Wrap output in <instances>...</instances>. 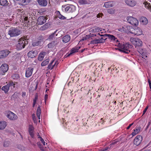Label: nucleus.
I'll return each instance as SVG.
<instances>
[{
    "label": "nucleus",
    "mask_w": 151,
    "mask_h": 151,
    "mask_svg": "<svg viewBox=\"0 0 151 151\" xmlns=\"http://www.w3.org/2000/svg\"><path fill=\"white\" fill-rule=\"evenodd\" d=\"M65 10V12L71 14L72 16V17H74L77 15L78 13L76 9V7L73 5H67Z\"/></svg>",
    "instance_id": "f257e3e1"
},
{
    "label": "nucleus",
    "mask_w": 151,
    "mask_h": 151,
    "mask_svg": "<svg viewBox=\"0 0 151 151\" xmlns=\"http://www.w3.org/2000/svg\"><path fill=\"white\" fill-rule=\"evenodd\" d=\"M21 33V31L19 28L12 27L9 29L8 34L10 37H13L18 36Z\"/></svg>",
    "instance_id": "f03ea898"
},
{
    "label": "nucleus",
    "mask_w": 151,
    "mask_h": 151,
    "mask_svg": "<svg viewBox=\"0 0 151 151\" xmlns=\"http://www.w3.org/2000/svg\"><path fill=\"white\" fill-rule=\"evenodd\" d=\"M118 46L122 50V51L126 53H129L130 52V49L132 47V45L128 43H119Z\"/></svg>",
    "instance_id": "7ed1b4c3"
},
{
    "label": "nucleus",
    "mask_w": 151,
    "mask_h": 151,
    "mask_svg": "<svg viewBox=\"0 0 151 151\" xmlns=\"http://www.w3.org/2000/svg\"><path fill=\"white\" fill-rule=\"evenodd\" d=\"M27 41L24 38L22 37L18 40V43L16 45V47L17 50H19L24 47Z\"/></svg>",
    "instance_id": "20e7f679"
},
{
    "label": "nucleus",
    "mask_w": 151,
    "mask_h": 151,
    "mask_svg": "<svg viewBox=\"0 0 151 151\" xmlns=\"http://www.w3.org/2000/svg\"><path fill=\"white\" fill-rule=\"evenodd\" d=\"M130 40L131 42L137 47L141 46L142 45V42L140 39L138 38H131Z\"/></svg>",
    "instance_id": "39448f33"
},
{
    "label": "nucleus",
    "mask_w": 151,
    "mask_h": 151,
    "mask_svg": "<svg viewBox=\"0 0 151 151\" xmlns=\"http://www.w3.org/2000/svg\"><path fill=\"white\" fill-rule=\"evenodd\" d=\"M128 22L133 25H137L138 24V20L135 18L132 17H129L127 18Z\"/></svg>",
    "instance_id": "423d86ee"
},
{
    "label": "nucleus",
    "mask_w": 151,
    "mask_h": 151,
    "mask_svg": "<svg viewBox=\"0 0 151 151\" xmlns=\"http://www.w3.org/2000/svg\"><path fill=\"white\" fill-rule=\"evenodd\" d=\"M9 69V67L6 64H4L0 67V74L4 75V73L6 72Z\"/></svg>",
    "instance_id": "0eeeda50"
},
{
    "label": "nucleus",
    "mask_w": 151,
    "mask_h": 151,
    "mask_svg": "<svg viewBox=\"0 0 151 151\" xmlns=\"http://www.w3.org/2000/svg\"><path fill=\"white\" fill-rule=\"evenodd\" d=\"M6 116L8 118L12 120H15L17 118V115L10 111L7 112Z\"/></svg>",
    "instance_id": "6e6552de"
},
{
    "label": "nucleus",
    "mask_w": 151,
    "mask_h": 151,
    "mask_svg": "<svg viewBox=\"0 0 151 151\" xmlns=\"http://www.w3.org/2000/svg\"><path fill=\"white\" fill-rule=\"evenodd\" d=\"M45 38L44 36H40L39 37V40H38L32 43V46L35 47L40 45L42 42L45 40Z\"/></svg>",
    "instance_id": "1a4fd4ad"
},
{
    "label": "nucleus",
    "mask_w": 151,
    "mask_h": 151,
    "mask_svg": "<svg viewBox=\"0 0 151 151\" xmlns=\"http://www.w3.org/2000/svg\"><path fill=\"white\" fill-rule=\"evenodd\" d=\"M47 18L45 17L41 16L37 20V24L38 25H42L46 22Z\"/></svg>",
    "instance_id": "9d476101"
},
{
    "label": "nucleus",
    "mask_w": 151,
    "mask_h": 151,
    "mask_svg": "<svg viewBox=\"0 0 151 151\" xmlns=\"http://www.w3.org/2000/svg\"><path fill=\"white\" fill-rule=\"evenodd\" d=\"M132 30H130V32L135 35H139L142 34V30L139 28H137L135 29H134L133 28L131 29Z\"/></svg>",
    "instance_id": "9b49d317"
},
{
    "label": "nucleus",
    "mask_w": 151,
    "mask_h": 151,
    "mask_svg": "<svg viewBox=\"0 0 151 151\" xmlns=\"http://www.w3.org/2000/svg\"><path fill=\"white\" fill-rule=\"evenodd\" d=\"M124 2L128 6L131 7L134 6L137 4L135 0H124Z\"/></svg>",
    "instance_id": "f8f14e48"
},
{
    "label": "nucleus",
    "mask_w": 151,
    "mask_h": 151,
    "mask_svg": "<svg viewBox=\"0 0 151 151\" xmlns=\"http://www.w3.org/2000/svg\"><path fill=\"white\" fill-rule=\"evenodd\" d=\"M59 40L56 38L53 41L49 43L47 45V47L49 48H53L55 46L57 45L59 43Z\"/></svg>",
    "instance_id": "ddd939ff"
},
{
    "label": "nucleus",
    "mask_w": 151,
    "mask_h": 151,
    "mask_svg": "<svg viewBox=\"0 0 151 151\" xmlns=\"http://www.w3.org/2000/svg\"><path fill=\"white\" fill-rule=\"evenodd\" d=\"M9 53V51L7 50L0 51V59L6 57Z\"/></svg>",
    "instance_id": "4468645a"
},
{
    "label": "nucleus",
    "mask_w": 151,
    "mask_h": 151,
    "mask_svg": "<svg viewBox=\"0 0 151 151\" xmlns=\"http://www.w3.org/2000/svg\"><path fill=\"white\" fill-rule=\"evenodd\" d=\"M142 140V137L141 136H137L134 140V143L135 145H138L141 142Z\"/></svg>",
    "instance_id": "2eb2a0df"
},
{
    "label": "nucleus",
    "mask_w": 151,
    "mask_h": 151,
    "mask_svg": "<svg viewBox=\"0 0 151 151\" xmlns=\"http://www.w3.org/2000/svg\"><path fill=\"white\" fill-rule=\"evenodd\" d=\"M80 48V47L77 46L76 47H75L73 48H72L70 50V53L68 54L65 55V57H68L70 55L72 54H73L76 52H78V50Z\"/></svg>",
    "instance_id": "dca6fc26"
},
{
    "label": "nucleus",
    "mask_w": 151,
    "mask_h": 151,
    "mask_svg": "<svg viewBox=\"0 0 151 151\" xmlns=\"http://www.w3.org/2000/svg\"><path fill=\"white\" fill-rule=\"evenodd\" d=\"M37 51L35 50L30 51L28 52L27 55L29 58H33L35 57L37 55Z\"/></svg>",
    "instance_id": "f3484780"
},
{
    "label": "nucleus",
    "mask_w": 151,
    "mask_h": 151,
    "mask_svg": "<svg viewBox=\"0 0 151 151\" xmlns=\"http://www.w3.org/2000/svg\"><path fill=\"white\" fill-rule=\"evenodd\" d=\"M143 1L145 7L151 11V4L150 3L148 2V1L151 2V0H143Z\"/></svg>",
    "instance_id": "a211bd4d"
},
{
    "label": "nucleus",
    "mask_w": 151,
    "mask_h": 151,
    "mask_svg": "<svg viewBox=\"0 0 151 151\" xmlns=\"http://www.w3.org/2000/svg\"><path fill=\"white\" fill-rule=\"evenodd\" d=\"M33 70V68H28L26 71L25 76L27 77H29L31 76Z\"/></svg>",
    "instance_id": "6ab92c4d"
},
{
    "label": "nucleus",
    "mask_w": 151,
    "mask_h": 151,
    "mask_svg": "<svg viewBox=\"0 0 151 151\" xmlns=\"http://www.w3.org/2000/svg\"><path fill=\"white\" fill-rule=\"evenodd\" d=\"M37 1L39 5L42 6H45L47 4L46 0H37Z\"/></svg>",
    "instance_id": "aec40b11"
},
{
    "label": "nucleus",
    "mask_w": 151,
    "mask_h": 151,
    "mask_svg": "<svg viewBox=\"0 0 151 151\" xmlns=\"http://www.w3.org/2000/svg\"><path fill=\"white\" fill-rule=\"evenodd\" d=\"M105 40V39H103L102 37H101L99 39H95L91 41V43L93 44L101 43L104 42Z\"/></svg>",
    "instance_id": "412c9836"
},
{
    "label": "nucleus",
    "mask_w": 151,
    "mask_h": 151,
    "mask_svg": "<svg viewBox=\"0 0 151 151\" xmlns=\"http://www.w3.org/2000/svg\"><path fill=\"white\" fill-rule=\"evenodd\" d=\"M70 39V36L67 35H66L62 38V41L64 43H66L68 42Z\"/></svg>",
    "instance_id": "4be33fe9"
},
{
    "label": "nucleus",
    "mask_w": 151,
    "mask_h": 151,
    "mask_svg": "<svg viewBox=\"0 0 151 151\" xmlns=\"http://www.w3.org/2000/svg\"><path fill=\"white\" fill-rule=\"evenodd\" d=\"M114 6V4L113 2L109 1L105 2L103 6H104L105 8H107L113 7Z\"/></svg>",
    "instance_id": "5701e85b"
},
{
    "label": "nucleus",
    "mask_w": 151,
    "mask_h": 151,
    "mask_svg": "<svg viewBox=\"0 0 151 151\" xmlns=\"http://www.w3.org/2000/svg\"><path fill=\"white\" fill-rule=\"evenodd\" d=\"M57 31V30H56L53 33H52L49 36V37L46 40L50 41L52 40L53 39L55 38V35L56 36L57 35V34H56Z\"/></svg>",
    "instance_id": "b1692460"
},
{
    "label": "nucleus",
    "mask_w": 151,
    "mask_h": 151,
    "mask_svg": "<svg viewBox=\"0 0 151 151\" xmlns=\"http://www.w3.org/2000/svg\"><path fill=\"white\" fill-rule=\"evenodd\" d=\"M6 126V122L4 121H0V130L4 129Z\"/></svg>",
    "instance_id": "393cba45"
},
{
    "label": "nucleus",
    "mask_w": 151,
    "mask_h": 151,
    "mask_svg": "<svg viewBox=\"0 0 151 151\" xmlns=\"http://www.w3.org/2000/svg\"><path fill=\"white\" fill-rule=\"evenodd\" d=\"M141 22L143 24L146 25L148 23V21L147 19L145 17H142L140 19Z\"/></svg>",
    "instance_id": "a878e982"
},
{
    "label": "nucleus",
    "mask_w": 151,
    "mask_h": 151,
    "mask_svg": "<svg viewBox=\"0 0 151 151\" xmlns=\"http://www.w3.org/2000/svg\"><path fill=\"white\" fill-rule=\"evenodd\" d=\"M106 36H108V38L116 42H119L118 40L113 35L110 34H107Z\"/></svg>",
    "instance_id": "bb28decb"
},
{
    "label": "nucleus",
    "mask_w": 151,
    "mask_h": 151,
    "mask_svg": "<svg viewBox=\"0 0 151 151\" xmlns=\"http://www.w3.org/2000/svg\"><path fill=\"white\" fill-rule=\"evenodd\" d=\"M50 26V24L48 23H46L44 25L40 27V29L42 30H45L47 29Z\"/></svg>",
    "instance_id": "cd10ccee"
},
{
    "label": "nucleus",
    "mask_w": 151,
    "mask_h": 151,
    "mask_svg": "<svg viewBox=\"0 0 151 151\" xmlns=\"http://www.w3.org/2000/svg\"><path fill=\"white\" fill-rule=\"evenodd\" d=\"M9 89V86L7 84L6 85L3 86L1 89L5 93H6L8 92Z\"/></svg>",
    "instance_id": "c85d7f7f"
},
{
    "label": "nucleus",
    "mask_w": 151,
    "mask_h": 151,
    "mask_svg": "<svg viewBox=\"0 0 151 151\" xmlns=\"http://www.w3.org/2000/svg\"><path fill=\"white\" fill-rule=\"evenodd\" d=\"M54 62V60H53L49 64V65H48V69H52L53 67H54V66L57 63V65L58 64V63H57L56 62H55L54 63V64L53 65H52V64Z\"/></svg>",
    "instance_id": "c756f323"
},
{
    "label": "nucleus",
    "mask_w": 151,
    "mask_h": 151,
    "mask_svg": "<svg viewBox=\"0 0 151 151\" xmlns=\"http://www.w3.org/2000/svg\"><path fill=\"white\" fill-rule=\"evenodd\" d=\"M45 54V52H42L40 53L38 58V60L40 61H42L43 59Z\"/></svg>",
    "instance_id": "7c9ffc66"
},
{
    "label": "nucleus",
    "mask_w": 151,
    "mask_h": 151,
    "mask_svg": "<svg viewBox=\"0 0 151 151\" xmlns=\"http://www.w3.org/2000/svg\"><path fill=\"white\" fill-rule=\"evenodd\" d=\"M138 52L142 55H146V51L144 49L140 48L138 50Z\"/></svg>",
    "instance_id": "2f4dec72"
},
{
    "label": "nucleus",
    "mask_w": 151,
    "mask_h": 151,
    "mask_svg": "<svg viewBox=\"0 0 151 151\" xmlns=\"http://www.w3.org/2000/svg\"><path fill=\"white\" fill-rule=\"evenodd\" d=\"M41 110L40 106H39L37 111V115L39 119H40V115L41 114Z\"/></svg>",
    "instance_id": "473e14b6"
},
{
    "label": "nucleus",
    "mask_w": 151,
    "mask_h": 151,
    "mask_svg": "<svg viewBox=\"0 0 151 151\" xmlns=\"http://www.w3.org/2000/svg\"><path fill=\"white\" fill-rule=\"evenodd\" d=\"M115 11L116 10L114 8L109 9L107 10V12L111 14H114L115 13Z\"/></svg>",
    "instance_id": "72a5a7b5"
},
{
    "label": "nucleus",
    "mask_w": 151,
    "mask_h": 151,
    "mask_svg": "<svg viewBox=\"0 0 151 151\" xmlns=\"http://www.w3.org/2000/svg\"><path fill=\"white\" fill-rule=\"evenodd\" d=\"M99 31L100 29L97 27H94L90 29V31L92 32H98Z\"/></svg>",
    "instance_id": "f704fd0d"
},
{
    "label": "nucleus",
    "mask_w": 151,
    "mask_h": 151,
    "mask_svg": "<svg viewBox=\"0 0 151 151\" xmlns=\"http://www.w3.org/2000/svg\"><path fill=\"white\" fill-rule=\"evenodd\" d=\"M0 4L2 6H6L8 5L6 0H0Z\"/></svg>",
    "instance_id": "c9c22d12"
},
{
    "label": "nucleus",
    "mask_w": 151,
    "mask_h": 151,
    "mask_svg": "<svg viewBox=\"0 0 151 151\" xmlns=\"http://www.w3.org/2000/svg\"><path fill=\"white\" fill-rule=\"evenodd\" d=\"M11 145V142L10 141L6 140L4 142V147H9Z\"/></svg>",
    "instance_id": "e433bc0d"
},
{
    "label": "nucleus",
    "mask_w": 151,
    "mask_h": 151,
    "mask_svg": "<svg viewBox=\"0 0 151 151\" xmlns=\"http://www.w3.org/2000/svg\"><path fill=\"white\" fill-rule=\"evenodd\" d=\"M57 14L58 15V17L60 19H65V17L61 15L60 14V12L59 11H57L56 12Z\"/></svg>",
    "instance_id": "4c0bfd02"
},
{
    "label": "nucleus",
    "mask_w": 151,
    "mask_h": 151,
    "mask_svg": "<svg viewBox=\"0 0 151 151\" xmlns=\"http://www.w3.org/2000/svg\"><path fill=\"white\" fill-rule=\"evenodd\" d=\"M23 19H24V22L26 23V24L25 25V26L26 25H28V24H29V18H28V17H23Z\"/></svg>",
    "instance_id": "58836bf2"
},
{
    "label": "nucleus",
    "mask_w": 151,
    "mask_h": 151,
    "mask_svg": "<svg viewBox=\"0 0 151 151\" xmlns=\"http://www.w3.org/2000/svg\"><path fill=\"white\" fill-rule=\"evenodd\" d=\"M79 3L81 4H88V2L86 0H79Z\"/></svg>",
    "instance_id": "ea45409f"
},
{
    "label": "nucleus",
    "mask_w": 151,
    "mask_h": 151,
    "mask_svg": "<svg viewBox=\"0 0 151 151\" xmlns=\"http://www.w3.org/2000/svg\"><path fill=\"white\" fill-rule=\"evenodd\" d=\"M49 62V60L48 59H47L42 62L41 64V65L42 66H45L48 64Z\"/></svg>",
    "instance_id": "a19ab883"
},
{
    "label": "nucleus",
    "mask_w": 151,
    "mask_h": 151,
    "mask_svg": "<svg viewBox=\"0 0 151 151\" xmlns=\"http://www.w3.org/2000/svg\"><path fill=\"white\" fill-rule=\"evenodd\" d=\"M140 131L139 129H137L134 130V132H132V134L133 136H134L138 134Z\"/></svg>",
    "instance_id": "79ce46f5"
},
{
    "label": "nucleus",
    "mask_w": 151,
    "mask_h": 151,
    "mask_svg": "<svg viewBox=\"0 0 151 151\" xmlns=\"http://www.w3.org/2000/svg\"><path fill=\"white\" fill-rule=\"evenodd\" d=\"M147 56L146 55H142V56L140 57V59L144 62H145L146 60V58Z\"/></svg>",
    "instance_id": "37998d69"
},
{
    "label": "nucleus",
    "mask_w": 151,
    "mask_h": 151,
    "mask_svg": "<svg viewBox=\"0 0 151 151\" xmlns=\"http://www.w3.org/2000/svg\"><path fill=\"white\" fill-rule=\"evenodd\" d=\"M12 77L14 79H17L19 78V76L18 74H14L12 75Z\"/></svg>",
    "instance_id": "c03bdc74"
},
{
    "label": "nucleus",
    "mask_w": 151,
    "mask_h": 151,
    "mask_svg": "<svg viewBox=\"0 0 151 151\" xmlns=\"http://www.w3.org/2000/svg\"><path fill=\"white\" fill-rule=\"evenodd\" d=\"M38 97L37 95H36L35 96V99H33V107H34L35 104L36 102V101L37 99H38Z\"/></svg>",
    "instance_id": "a18cd8bd"
},
{
    "label": "nucleus",
    "mask_w": 151,
    "mask_h": 151,
    "mask_svg": "<svg viewBox=\"0 0 151 151\" xmlns=\"http://www.w3.org/2000/svg\"><path fill=\"white\" fill-rule=\"evenodd\" d=\"M116 32L119 31L122 32H125L124 29L123 27H122V28L118 29H116Z\"/></svg>",
    "instance_id": "49530a36"
},
{
    "label": "nucleus",
    "mask_w": 151,
    "mask_h": 151,
    "mask_svg": "<svg viewBox=\"0 0 151 151\" xmlns=\"http://www.w3.org/2000/svg\"><path fill=\"white\" fill-rule=\"evenodd\" d=\"M90 38V36L89 35H86L85 36L83 37L82 40H86Z\"/></svg>",
    "instance_id": "de8ad7c7"
},
{
    "label": "nucleus",
    "mask_w": 151,
    "mask_h": 151,
    "mask_svg": "<svg viewBox=\"0 0 151 151\" xmlns=\"http://www.w3.org/2000/svg\"><path fill=\"white\" fill-rule=\"evenodd\" d=\"M38 138L40 139V140L41 141V142L43 144V145H45V142L44 141V140L39 135Z\"/></svg>",
    "instance_id": "09e8293b"
},
{
    "label": "nucleus",
    "mask_w": 151,
    "mask_h": 151,
    "mask_svg": "<svg viewBox=\"0 0 151 151\" xmlns=\"http://www.w3.org/2000/svg\"><path fill=\"white\" fill-rule=\"evenodd\" d=\"M7 85L9 86V87L10 86H13L14 88V86L15 85V84L13 82L11 81L9 82V84H7Z\"/></svg>",
    "instance_id": "8fccbe9b"
},
{
    "label": "nucleus",
    "mask_w": 151,
    "mask_h": 151,
    "mask_svg": "<svg viewBox=\"0 0 151 151\" xmlns=\"http://www.w3.org/2000/svg\"><path fill=\"white\" fill-rule=\"evenodd\" d=\"M31 0H22V2L25 4H27Z\"/></svg>",
    "instance_id": "3c124183"
},
{
    "label": "nucleus",
    "mask_w": 151,
    "mask_h": 151,
    "mask_svg": "<svg viewBox=\"0 0 151 151\" xmlns=\"http://www.w3.org/2000/svg\"><path fill=\"white\" fill-rule=\"evenodd\" d=\"M37 144L38 145V146L39 147L40 150H43L44 149H43V148L42 146V145H40V143L39 142H37Z\"/></svg>",
    "instance_id": "603ef678"
},
{
    "label": "nucleus",
    "mask_w": 151,
    "mask_h": 151,
    "mask_svg": "<svg viewBox=\"0 0 151 151\" xmlns=\"http://www.w3.org/2000/svg\"><path fill=\"white\" fill-rule=\"evenodd\" d=\"M37 144L38 145V146L39 147L40 150H43L44 149H43V148L42 146V145H40V143L39 142H37Z\"/></svg>",
    "instance_id": "864d4df0"
},
{
    "label": "nucleus",
    "mask_w": 151,
    "mask_h": 151,
    "mask_svg": "<svg viewBox=\"0 0 151 151\" xmlns=\"http://www.w3.org/2000/svg\"><path fill=\"white\" fill-rule=\"evenodd\" d=\"M34 131H29V133L30 135L33 138L34 136Z\"/></svg>",
    "instance_id": "5fc2aeb1"
},
{
    "label": "nucleus",
    "mask_w": 151,
    "mask_h": 151,
    "mask_svg": "<svg viewBox=\"0 0 151 151\" xmlns=\"http://www.w3.org/2000/svg\"><path fill=\"white\" fill-rule=\"evenodd\" d=\"M34 131V128L32 126L29 125V131Z\"/></svg>",
    "instance_id": "6e6d98bb"
},
{
    "label": "nucleus",
    "mask_w": 151,
    "mask_h": 151,
    "mask_svg": "<svg viewBox=\"0 0 151 151\" xmlns=\"http://www.w3.org/2000/svg\"><path fill=\"white\" fill-rule=\"evenodd\" d=\"M148 81L149 83V85L150 88L151 89V81L149 79H148Z\"/></svg>",
    "instance_id": "4d7b16f0"
},
{
    "label": "nucleus",
    "mask_w": 151,
    "mask_h": 151,
    "mask_svg": "<svg viewBox=\"0 0 151 151\" xmlns=\"http://www.w3.org/2000/svg\"><path fill=\"white\" fill-rule=\"evenodd\" d=\"M134 123H131V124H130L129 126L127 127V129H129L130 127H131L132 125H133V124Z\"/></svg>",
    "instance_id": "13d9d810"
},
{
    "label": "nucleus",
    "mask_w": 151,
    "mask_h": 151,
    "mask_svg": "<svg viewBox=\"0 0 151 151\" xmlns=\"http://www.w3.org/2000/svg\"><path fill=\"white\" fill-rule=\"evenodd\" d=\"M102 15H103V14H99L98 15H97V17H101Z\"/></svg>",
    "instance_id": "bf43d9fd"
},
{
    "label": "nucleus",
    "mask_w": 151,
    "mask_h": 151,
    "mask_svg": "<svg viewBox=\"0 0 151 151\" xmlns=\"http://www.w3.org/2000/svg\"><path fill=\"white\" fill-rule=\"evenodd\" d=\"M48 95L47 94H46L45 96V101H46V99H47L48 98Z\"/></svg>",
    "instance_id": "052dcab7"
},
{
    "label": "nucleus",
    "mask_w": 151,
    "mask_h": 151,
    "mask_svg": "<svg viewBox=\"0 0 151 151\" xmlns=\"http://www.w3.org/2000/svg\"><path fill=\"white\" fill-rule=\"evenodd\" d=\"M147 111V110H146V109H145L143 112V115L145 114V113Z\"/></svg>",
    "instance_id": "680f3d73"
},
{
    "label": "nucleus",
    "mask_w": 151,
    "mask_h": 151,
    "mask_svg": "<svg viewBox=\"0 0 151 151\" xmlns=\"http://www.w3.org/2000/svg\"><path fill=\"white\" fill-rule=\"evenodd\" d=\"M117 142H112L111 145H114L117 143Z\"/></svg>",
    "instance_id": "e2e57ef3"
},
{
    "label": "nucleus",
    "mask_w": 151,
    "mask_h": 151,
    "mask_svg": "<svg viewBox=\"0 0 151 151\" xmlns=\"http://www.w3.org/2000/svg\"><path fill=\"white\" fill-rule=\"evenodd\" d=\"M151 120L150 121L148 124V125L150 126V125L151 124Z\"/></svg>",
    "instance_id": "0e129e2a"
},
{
    "label": "nucleus",
    "mask_w": 151,
    "mask_h": 151,
    "mask_svg": "<svg viewBox=\"0 0 151 151\" xmlns=\"http://www.w3.org/2000/svg\"><path fill=\"white\" fill-rule=\"evenodd\" d=\"M86 49H83V50H81V52H83Z\"/></svg>",
    "instance_id": "69168bd1"
},
{
    "label": "nucleus",
    "mask_w": 151,
    "mask_h": 151,
    "mask_svg": "<svg viewBox=\"0 0 151 151\" xmlns=\"http://www.w3.org/2000/svg\"><path fill=\"white\" fill-rule=\"evenodd\" d=\"M149 132L150 134H151V127H150V131H149Z\"/></svg>",
    "instance_id": "338daca9"
},
{
    "label": "nucleus",
    "mask_w": 151,
    "mask_h": 151,
    "mask_svg": "<svg viewBox=\"0 0 151 151\" xmlns=\"http://www.w3.org/2000/svg\"><path fill=\"white\" fill-rule=\"evenodd\" d=\"M108 148H109L108 147H106V148L104 150V151L105 150H106Z\"/></svg>",
    "instance_id": "774afa93"
}]
</instances>
